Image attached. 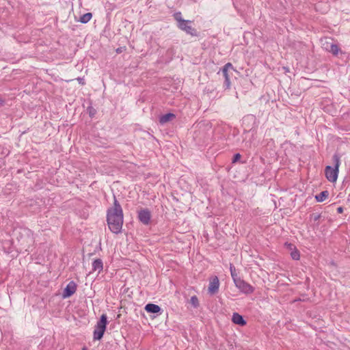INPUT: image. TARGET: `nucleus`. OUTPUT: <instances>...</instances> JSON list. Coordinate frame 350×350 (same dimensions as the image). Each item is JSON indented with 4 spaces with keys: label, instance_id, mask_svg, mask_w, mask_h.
Returning a JSON list of instances; mask_svg holds the SVG:
<instances>
[{
    "label": "nucleus",
    "instance_id": "nucleus-15",
    "mask_svg": "<svg viewBox=\"0 0 350 350\" xmlns=\"http://www.w3.org/2000/svg\"><path fill=\"white\" fill-rule=\"evenodd\" d=\"M290 250H292L294 247V250L291 252V256L293 260H297L300 258L299 252L297 250L294 245L291 243L288 245Z\"/></svg>",
    "mask_w": 350,
    "mask_h": 350
},
{
    "label": "nucleus",
    "instance_id": "nucleus-8",
    "mask_svg": "<svg viewBox=\"0 0 350 350\" xmlns=\"http://www.w3.org/2000/svg\"><path fill=\"white\" fill-rule=\"evenodd\" d=\"M77 285L74 281H70L64 288L62 297L63 298H68L73 295L77 291Z\"/></svg>",
    "mask_w": 350,
    "mask_h": 350
},
{
    "label": "nucleus",
    "instance_id": "nucleus-12",
    "mask_svg": "<svg viewBox=\"0 0 350 350\" xmlns=\"http://www.w3.org/2000/svg\"><path fill=\"white\" fill-rule=\"evenodd\" d=\"M145 310L148 313H161V308L158 305L154 304H148L145 306Z\"/></svg>",
    "mask_w": 350,
    "mask_h": 350
},
{
    "label": "nucleus",
    "instance_id": "nucleus-4",
    "mask_svg": "<svg viewBox=\"0 0 350 350\" xmlns=\"http://www.w3.org/2000/svg\"><path fill=\"white\" fill-rule=\"evenodd\" d=\"M236 71L232 64L230 62L226 63L221 68V72L224 77V88L227 90L230 88V77L233 72Z\"/></svg>",
    "mask_w": 350,
    "mask_h": 350
},
{
    "label": "nucleus",
    "instance_id": "nucleus-24",
    "mask_svg": "<svg viewBox=\"0 0 350 350\" xmlns=\"http://www.w3.org/2000/svg\"><path fill=\"white\" fill-rule=\"evenodd\" d=\"M249 119H250L251 120H254L255 118L253 116H248L244 118L243 121H245Z\"/></svg>",
    "mask_w": 350,
    "mask_h": 350
},
{
    "label": "nucleus",
    "instance_id": "nucleus-23",
    "mask_svg": "<svg viewBox=\"0 0 350 350\" xmlns=\"http://www.w3.org/2000/svg\"><path fill=\"white\" fill-rule=\"evenodd\" d=\"M311 219H312L314 221H317L321 218V214H312L311 215Z\"/></svg>",
    "mask_w": 350,
    "mask_h": 350
},
{
    "label": "nucleus",
    "instance_id": "nucleus-13",
    "mask_svg": "<svg viewBox=\"0 0 350 350\" xmlns=\"http://www.w3.org/2000/svg\"><path fill=\"white\" fill-rule=\"evenodd\" d=\"M103 269V263L101 259L98 258L92 262V271L100 273Z\"/></svg>",
    "mask_w": 350,
    "mask_h": 350
},
{
    "label": "nucleus",
    "instance_id": "nucleus-2",
    "mask_svg": "<svg viewBox=\"0 0 350 350\" xmlns=\"http://www.w3.org/2000/svg\"><path fill=\"white\" fill-rule=\"evenodd\" d=\"M332 161L334 164V167L328 165L326 166L325 169V174L327 179L332 182L334 183L336 181L338 178V175L339 172V166L340 164V157L338 154H334L332 157Z\"/></svg>",
    "mask_w": 350,
    "mask_h": 350
},
{
    "label": "nucleus",
    "instance_id": "nucleus-1",
    "mask_svg": "<svg viewBox=\"0 0 350 350\" xmlns=\"http://www.w3.org/2000/svg\"><path fill=\"white\" fill-rule=\"evenodd\" d=\"M124 215L122 206L113 195V206L107 211V222L109 230L114 234L122 231Z\"/></svg>",
    "mask_w": 350,
    "mask_h": 350
},
{
    "label": "nucleus",
    "instance_id": "nucleus-21",
    "mask_svg": "<svg viewBox=\"0 0 350 350\" xmlns=\"http://www.w3.org/2000/svg\"><path fill=\"white\" fill-rule=\"evenodd\" d=\"M88 112L89 113L90 117L92 118L96 113V110L92 107H88Z\"/></svg>",
    "mask_w": 350,
    "mask_h": 350
},
{
    "label": "nucleus",
    "instance_id": "nucleus-10",
    "mask_svg": "<svg viewBox=\"0 0 350 350\" xmlns=\"http://www.w3.org/2000/svg\"><path fill=\"white\" fill-rule=\"evenodd\" d=\"M176 118V115L173 113H167L166 114L162 115L159 117V123L161 125H163L167 122L172 121Z\"/></svg>",
    "mask_w": 350,
    "mask_h": 350
},
{
    "label": "nucleus",
    "instance_id": "nucleus-25",
    "mask_svg": "<svg viewBox=\"0 0 350 350\" xmlns=\"http://www.w3.org/2000/svg\"><path fill=\"white\" fill-rule=\"evenodd\" d=\"M337 212L338 213H342L343 212V208L342 206H339L337 208Z\"/></svg>",
    "mask_w": 350,
    "mask_h": 350
},
{
    "label": "nucleus",
    "instance_id": "nucleus-3",
    "mask_svg": "<svg viewBox=\"0 0 350 350\" xmlns=\"http://www.w3.org/2000/svg\"><path fill=\"white\" fill-rule=\"evenodd\" d=\"M107 323V317L105 314H103L100 316L99 321L95 325L93 334V338L94 340H100L102 339L106 330Z\"/></svg>",
    "mask_w": 350,
    "mask_h": 350
},
{
    "label": "nucleus",
    "instance_id": "nucleus-9",
    "mask_svg": "<svg viewBox=\"0 0 350 350\" xmlns=\"http://www.w3.org/2000/svg\"><path fill=\"white\" fill-rule=\"evenodd\" d=\"M219 281L217 276H215L211 278L209 286H208V292L214 295L217 293L219 291Z\"/></svg>",
    "mask_w": 350,
    "mask_h": 350
},
{
    "label": "nucleus",
    "instance_id": "nucleus-19",
    "mask_svg": "<svg viewBox=\"0 0 350 350\" xmlns=\"http://www.w3.org/2000/svg\"><path fill=\"white\" fill-rule=\"evenodd\" d=\"M173 17L178 22V24L183 23L186 21L182 18V14L180 12H175L173 14Z\"/></svg>",
    "mask_w": 350,
    "mask_h": 350
},
{
    "label": "nucleus",
    "instance_id": "nucleus-18",
    "mask_svg": "<svg viewBox=\"0 0 350 350\" xmlns=\"http://www.w3.org/2000/svg\"><path fill=\"white\" fill-rule=\"evenodd\" d=\"M230 271L234 282H235V280H238L239 278H240L239 277H238L235 267L232 264L230 265Z\"/></svg>",
    "mask_w": 350,
    "mask_h": 350
},
{
    "label": "nucleus",
    "instance_id": "nucleus-20",
    "mask_svg": "<svg viewBox=\"0 0 350 350\" xmlns=\"http://www.w3.org/2000/svg\"><path fill=\"white\" fill-rule=\"evenodd\" d=\"M190 303L193 306V308H198L199 306V301L197 296H192L190 299Z\"/></svg>",
    "mask_w": 350,
    "mask_h": 350
},
{
    "label": "nucleus",
    "instance_id": "nucleus-22",
    "mask_svg": "<svg viewBox=\"0 0 350 350\" xmlns=\"http://www.w3.org/2000/svg\"><path fill=\"white\" fill-rule=\"evenodd\" d=\"M241 159V154L239 153H237L234 154L232 158V163H236Z\"/></svg>",
    "mask_w": 350,
    "mask_h": 350
},
{
    "label": "nucleus",
    "instance_id": "nucleus-14",
    "mask_svg": "<svg viewBox=\"0 0 350 350\" xmlns=\"http://www.w3.org/2000/svg\"><path fill=\"white\" fill-rule=\"evenodd\" d=\"M325 48L327 51L332 53L334 55H337L340 51L339 46L337 44L333 43H331L329 44V43H327L326 46Z\"/></svg>",
    "mask_w": 350,
    "mask_h": 350
},
{
    "label": "nucleus",
    "instance_id": "nucleus-6",
    "mask_svg": "<svg viewBox=\"0 0 350 350\" xmlns=\"http://www.w3.org/2000/svg\"><path fill=\"white\" fill-rule=\"evenodd\" d=\"M191 21L187 20L183 23L177 24V27L189 35H191L192 36H198V31L195 28L191 27Z\"/></svg>",
    "mask_w": 350,
    "mask_h": 350
},
{
    "label": "nucleus",
    "instance_id": "nucleus-5",
    "mask_svg": "<svg viewBox=\"0 0 350 350\" xmlns=\"http://www.w3.org/2000/svg\"><path fill=\"white\" fill-rule=\"evenodd\" d=\"M234 283L236 287L243 293L252 294L254 291V288L241 278L235 280Z\"/></svg>",
    "mask_w": 350,
    "mask_h": 350
},
{
    "label": "nucleus",
    "instance_id": "nucleus-26",
    "mask_svg": "<svg viewBox=\"0 0 350 350\" xmlns=\"http://www.w3.org/2000/svg\"><path fill=\"white\" fill-rule=\"evenodd\" d=\"M82 350H87V347H83Z\"/></svg>",
    "mask_w": 350,
    "mask_h": 350
},
{
    "label": "nucleus",
    "instance_id": "nucleus-17",
    "mask_svg": "<svg viewBox=\"0 0 350 350\" xmlns=\"http://www.w3.org/2000/svg\"><path fill=\"white\" fill-rule=\"evenodd\" d=\"M92 17V14L91 12H87L82 16H80L79 21L81 23H88Z\"/></svg>",
    "mask_w": 350,
    "mask_h": 350
},
{
    "label": "nucleus",
    "instance_id": "nucleus-16",
    "mask_svg": "<svg viewBox=\"0 0 350 350\" xmlns=\"http://www.w3.org/2000/svg\"><path fill=\"white\" fill-rule=\"evenodd\" d=\"M329 196L328 191H323L320 193L315 196V199L317 202H323Z\"/></svg>",
    "mask_w": 350,
    "mask_h": 350
},
{
    "label": "nucleus",
    "instance_id": "nucleus-11",
    "mask_svg": "<svg viewBox=\"0 0 350 350\" xmlns=\"http://www.w3.org/2000/svg\"><path fill=\"white\" fill-rule=\"evenodd\" d=\"M232 321L237 325L240 326H244L247 324L246 321L243 319V316L237 312H234L232 314Z\"/></svg>",
    "mask_w": 350,
    "mask_h": 350
},
{
    "label": "nucleus",
    "instance_id": "nucleus-7",
    "mask_svg": "<svg viewBox=\"0 0 350 350\" xmlns=\"http://www.w3.org/2000/svg\"><path fill=\"white\" fill-rule=\"evenodd\" d=\"M151 216V212L148 208H141L137 211V218L144 225L150 224Z\"/></svg>",
    "mask_w": 350,
    "mask_h": 350
}]
</instances>
